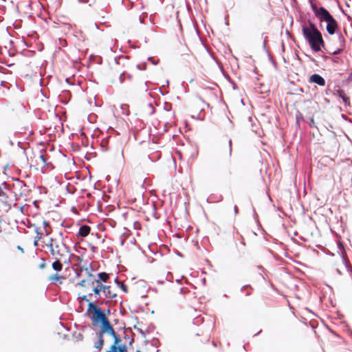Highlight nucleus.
<instances>
[{"instance_id":"f257e3e1","label":"nucleus","mask_w":352,"mask_h":352,"mask_svg":"<svg viewBox=\"0 0 352 352\" xmlns=\"http://www.w3.org/2000/svg\"><path fill=\"white\" fill-rule=\"evenodd\" d=\"M87 310L92 314L90 318L91 324L98 328L94 347L100 351L105 344V338L109 336L113 340V343L105 352H126L127 346L122 343L104 312L93 302L88 304Z\"/></svg>"},{"instance_id":"f03ea898","label":"nucleus","mask_w":352,"mask_h":352,"mask_svg":"<svg viewBox=\"0 0 352 352\" xmlns=\"http://www.w3.org/2000/svg\"><path fill=\"white\" fill-rule=\"evenodd\" d=\"M302 32L314 52H320L322 47H324L325 43L322 35L312 22L309 21L308 25H303Z\"/></svg>"},{"instance_id":"7ed1b4c3","label":"nucleus","mask_w":352,"mask_h":352,"mask_svg":"<svg viewBox=\"0 0 352 352\" xmlns=\"http://www.w3.org/2000/svg\"><path fill=\"white\" fill-rule=\"evenodd\" d=\"M46 246L50 249V254L54 259H63L65 264L71 263V256L72 254L70 252L69 248L62 241L50 238L46 243Z\"/></svg>"},{"instance_id":"20e7f679","label":"nucleus","mask_w":352,"mask_h":352,"mask_svg":"<svg viewBox=\"0 0 352 352\" xmlns=\"http://www.w3.org/2000/svg\"><path fill=\"white\" fill-rule=\"evenodd\" d=\"M217 152L219 155L230 157L232 154V140L230 138H225L221 140L217 145Z\"/></svg>"},{"instance_id":"39448f33","label":"nucleus","mask_w":352,"mask_h":352,"mask_svg":"<svg viewBox=\"0 0 352 352\" xmlns=\"http://www.w3.org/2000/svg\"><path fill=\"white\" fill-rule=\"evenodd\" d=\"M311 7L314 12L315 16L319 19L320 21H327L333 17L329 11L323 7L318 8L315 3H311Z\"/></svg>"},{"instance_id":"423d86ee","label":"nucleus","mask_w":352,"mask_h":352,"mask_svg":"<svg viewBox=\"0 0 352 352\" xmlns=\"http://www.w3.org/2000/svg\"><path fill=\"white\" fill-rule=\"evenodd\" d=\"M34 231L35 239H42L44 236H48L52 232V229L47 221H43L41 226L35 228Z\"/></svg>"},{"instance_id":"0eeeda50","label":"nucleus","mask_w":352,"mask_h":352,"mask_svg":"<svg viewBox=\"0 0 352 352\" xmlns=\"http://www.w3.org/2000/svg\"><path fill=\"white\" fill-rule=\"evenodd\" d=\"M8 197L3 192H0V217H3L11 208V205L8 201Z\"/></svg>"},{"instance_id":"6e6552de","label":"nucleus","mask_w":352,"mask_h":352,"mask_svg":"<svg viewBox=\"0 0 352 352\" xmlns=\"http://www.w3.org/2000/svg\"><path fill=\"white\" fill-rule=\"evenodd\" d=\"M96 284V278L95 276L87 271V278L86 279H83L80 280L78 285L81 287H85L87 291H91L94 285Z\"/></svg>"},{"instance_id":"1a4fd4ad","label":"nucleus","mask_w":352,"mask_h":352,"mask_svg":"<svg viewBox=\"0 0 352 352\" xmlns=\"http://www.w3.org/2000/svg\"><path fill=\"white\" fill-rule=\"evenodd\" d=\"M34 163L35 166H43L47 165V160L45 155L41 151H39L37 154H35L34 159L32 160Z\"/></svg>"},{"instance_id":"9d476101","label":"nucleus","mask_w":352,"mask_h":352,"mask_svg":"<svg viewBox=\"0 0 352 352\" xmlns=\"http://www.w3.org/2000/svg\"><path fill=\"white\" fill-rule=\"evenodd\" d=\"M102 292V285L95 284L92 287L91 290L90 291V292L88 294V296H92L93 295H94V296L96 298H97V300H96L95 302H98V299L101 298L100 293Z\"/></svg>"},{"instance_id":"9b49d317","label":"nucleus","mask_w":352,"mask_h":352,"mask_svg":"<svg viewBox=\"0 0 352 352\" xmlns=\"http://www.w3.org/2000/svg\"><path fill=\"white\" fill-rule=\"evenodd\" d=\"M327 31L329 34H333L338 28V23L336 20L331 17L329 21H327Z\"/></svg>"},{"instance_id":"f8f14e48","label":"nucleus","mask_w":352,"mask_h":352,"mask_svg":"<svg viewBox=\"0 0 352 352\" xmlns=\"http://www.w3.org/2000/svg\"><path fill=\"white\" fill-rule=\"evenodd\" d=\"M102 289L105 298L113 299L117 296V294L111 291L109 285H102Z\"/></svg>"},{"instance_id":"ddd939ff","label":"nucleus","mask_w":352,"mask_h":352,"mask_svg":"<svg viewBox=\"0 0 352 352\" xmlns=\"http://www.w3.org/2000/svg\"><path fill=\"white\" fill-rule=\"evenodd\" d=\"M309 82L311 83H316L320 86H324L326 83L325 80L317 74H312L309 78Z\"/></svg>"},{"instance_id":"4468645a","label":"nucleus","mask_w":352,"mask_h":352,"mask_svg":"<svg viewBox=\"0 0 352 352\" xmlns=\"http://www.w3.org/2000/svg\"><path fill=\"white\" fill-rule=\"evenodd\" d=\"M91 231V228L87 225L81 226L79 228L78 232L76 234L78 238L87 236Z\"/></svg>"},{"instance_id":"2eb2a0df","label":"nucleus","mask_w":352,"mask_h":352,"mask_svg":"<svg viewBox=\"0 0 352 352\" xmlns=\"http://www.w3.org/2000/svg\"><path fill=\"white\" fill-rule=\"evenodd\" d=\"M109 275L106 272L98 274V278H96V284L103 285L102 283H107L109 279Z\"/></svg>"},{"instance_id":"dca6fc26","label":"nucleus","mask_w":352,"mask_h":352,"mask_svg":"<svg viewBox=\"0 0 352 352\" xmlns=\"http://www.w3.org/2000/svg\"><path fill=\"white\" fill-rule=\"evenodd\" d=\"M63 279H64V277L57 273L50 276L48 278L49 281H50L52 283H54V284L58 283L59 285L63 284Z\"/></svg>"},{"instance_id":"f3484780","label":"nucleus","mask_w":352,"mask_h":352,"mask_svg":"<svg viewBox=\"0 0 352 352\" xmlns=\"http://www.w3.org/2000/svg\"><path fill=\"white\" fill-rule=\"evenodd\" d=\"M55 261L52 263V269L56 272H60L63 270V259H54Z\"/></svg>"},{"instance_id":"a211bd4d","label":"nucleus","mask_w":352,"mask_h":352,"mask_svg":"<svg viewBox=\"0 0 352 352\" xmlns=\"http://www.w3.org/2000/svg\"><path fill=\"white\" fill-rule=\"evenodd\" d=\"M116 281L118 283V284L120 285V288L124 293H126L128 292V287L126 285L120 283V281H118V279H116Z\"/></svg>"},{"instance_id":"6ab92c4d","label":"nucleus","mask_w":352,"mask_h":352,"mask_svg":"<svg viewBox=\"0 0 352 352\" xmlns=\"http://www.w3.org/2000/svg\"><path fill=\"white\" fill-rule=\"evenodd\" d=\"M38 267L40 269H44L46 267V262H45V258H41V263L39 264Z\"/></svg>"},{"instance_id":"aec40b11","label":"nucleus","mask_w":352,"mask_h":352,"mask_svg":"<svg viewBox=\"0 0 352 352\" xmlns=\"http://www.w3.org/2000/svg\"><path fill=\"white\" fill-rule=\"evenodd\" d=\"M118 74L119 76V82H120V83H122L124 81L123 74L121 73H118Z\"/></svg>"},{"instance_id":"412c9836","label":"nucleus","mask_w":352,"mask_h":352,"mask_svg":"<svg viewBox=\"0 0 352 352\" xmlns=\"http://www.w3.org/2000/svg\"><path fill=\"white\" fill-rule=\"evenodd\" d=\"M79 298H81L83 300L87 301V302L89 301V299L87 298V296H86V295H83V296H80Z\"/></svg>"},{"instance_id":"4be33fe9","label":"nucleus","mask_w":352,"mask_h":352,"mask_svg":"<svg viewBox=\"0 0 352 352\" xmlns=\"http://www.w3.org/2000/svg\"><path fill=\"white\" fill-rule=\"evenodd\" d=\"M183 289L181 288L179 291L176 292V296H182Z\"/></svg>"},{"instance_id":"5701e85b","label":"nucleus","mask_w":352,"mask_h":352,"mask_svg":"<svg viewBox=\"0 0 352 352\" xmlns=\"http://www.w3.org/2000/svg\"><path fill=\"white\" fill-rule=\"evenodd\" d=\"M342 51V49H338L337 50L333 52L331 54H340V52Z\"/></svg>"},{"instance_id":"b1692460","label":"nucleus","mask_w":352,"mask_h":352,"mask_svg":"<svg viewBox=\"0 0 352 352\" xmlns=\"http://www.w3.org/2000/svg\"><path fill=\"white\" fill-rule=\"evenodd\" d=\"M41 239H35L34 238V246H38V241H40Z\"/></svg>"},{"instance_id":"393cba45","label":"nucleus","mask_w":352,"mask_h":352,"mask_svg":"<svg viewBox=\"0 0 352 352\" xmlns=\"http://www.w3.org/2000/svg\"><path fill=\"white\" fill-rule=\"evenodd\" d=\"M17 249L20 250L21 252H23V249L21 246H17Z\"/></svg>"},{"instance_id":"a878e982","label":"nucleus","mask_w":352,"mask_h":352,"mask_svg":"<svg viewBox=\"0 0 352 352\" xmlns=\"http://www.w3.org/2000/svg\"><path fill=\"white\" fill-rule=\"evenodd\" d=\"M249 289H250V287H249L248 286H244V287H243V290H246V289H247V290H248Z\"/></svg>"},{"instance_id":"bb28decb","label":"nucleus","mask_w":352,"mask_h":352,"mask_svg":"<svg viewBox=\"0 0 352 352\" xmlns=\"http://www.w3.org/2000/svg\"><path fill=\"white\" fill-rule=\"evenodd\" d=\"M66 82H68L69 84H71V83L69 82V78H66Z\"/></svg>"},{"instance_id":"cd10ccee","label":"nucleus","mask_w":352,"mask_h":352,"mask_svg":"<svg viewBox=\"0 0 352 352\" xmlns=\"http://www.w3.org/2000/svg\"><path fill=\"white\" fill-rule=\"evenodd\" d=\"M331 60H332L333 62H336V63L338 62V61H337V59L331 58Z\"/></svg>"},{"instance_id":"c85d7f7f","label":"nucleus","mask_w":352,"mask_h":352,"mask_svg":"<svg viewBox=\"0 0 352 352\" xmlns=\"http://www.w3.org/2000/svg\"><path fill=\"white\" fill-rule=\"evenodd\" d=\"M250 293L249 292V289L247 290V294L249 295Z\"/></svg>"},{"instance_id":"c756f323","label":"nucleus","mask_w":352,"mask_h":352,"mask_svg":"<svg viewBox=\"0 0 352 352\" xmlns=\"http://www.w3.org/2000/svg\"><path fill=\"white\" fill-rule=\"evenodd\" d=\"M80 2H85V0H79Z\"/></svg>"},{"instance_id":"7c9ffc66","label":"nucleus","mask_w":352,"mask_h":352,"mask_svg":"<svg viewBox=\"0 0 352 352\" xmlns=\"http://www.w3.org/2000/svg\"><path fill=\"white\" fill-rule=\"evenodd\" d=\"M234 211L237 212V207H235Z\"/></svg>"},{"instance_id":"2f4dec72","label":"nucleus","mask_w":352,"mask_h":352,"mask_svg":"<svg viewBox=\"0 0 352 352\" xmlns=\"http://www.w3.org/2000/svg\"><path fill=\"white\" fill-rule=\"evenodd\" d=\"M234 211L237 212V207H235Z\"/></svg>"},{"instance_id":"473e14b6","label":"nucleus","mask_w":352,"mask_h":352,"mask_svg":"<svg viewBox=\"0 0 352 352\" xmlns=\"http://www.w3.org/2000/svg\"><path fill=\"white\" fill-rule=\"evenodd\" d=\"M228 122L229 124H230V120H228Z\"/></svg>"}]
</instances>
